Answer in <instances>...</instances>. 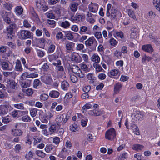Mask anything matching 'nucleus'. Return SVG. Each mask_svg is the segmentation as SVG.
<instances>
[{
  "instance_id": "41",
  "label": "nucleus",
  "mask_w": 160,
  "mask_h": 160,
  "mask_svg": "<svg viewBox=\"0 0 160 160\" xmlns=\"http://www.w3.org/2000/svg\"><path fill=\"white\" fill-rule=\"evenodd\" d=\"M34 153L32 151H29L25 156L26 160H32L33 158Z\"/></svg>"
},
{
  "instance_id": "30",
  "label": "nucleus",
  "mask_w": 160,
  "mask_h": 160,
  "mask_svg": "<svg viewBox=\"0 0 160 160\" xmlns=\"http://www.w3.org/2000/svg\"><path fill=\"white\" fill-rule=\"evenodd\" d=\"M15 9V12L17 16H22L23 12V9L21 6H17Z\"/></svg>"
},
{
  "instance_id": "47",
  "label": "nucleus",
  "mask_w": 160,
  "mask_h": 160,
  "mask_svg": "<svg viewBox=\"0 0 160 160\" xmlns=\"http://www.w3.org/2000/svg\"><path fill=\"white\" fill-rule=\"evenodd\" d=\"M153 4L157 10L160 12V0H153Z\"/></svg>"
},
{
  "instance_id": "44",
  "label": "nucleus",
  "mask_w": 160,
  "mask_h": 160,
  "mask_svg": "<svg viewBox=\"0 0 160 160\" xmlns=\"http://www.w3.org/2000/svg\"><path fill=\"white\" fill-rule=\"evenodd\" d=\"M93 66L95 69L96 72H100L102 70L104 71L102 67L98 63H93Z\"/></svg>"
},
{
  "instance_id": "49",
  "label": "nucleus",
  "mask_w": 160,
  "mask_h": 160,
  "mask_svg": "<svg viewBox=\"0 0 160 160\" xmlns=\"http://www.w3.org/2000/svg\"><path fill=\"white\" fill-rule=\"evenodd\" d=\"M81 69L85 71V72H87L90 71V68H88V66L85 64L82 63L80 65Z\"/></svg>"
},
{
  "instance_id": "54",
  "label": "nucleus",
  "mask_w": 160,
  "mask_h": 160,
  "mask_svg": "<svg viewBox=\"0 0 160 160\" xmlns=\"http://www.w3.org/2000/svg\"><path fill=\"white\" fill-rule=\"evenodd\" d=\"M73 32H67L65 33L66 37L68 40H71L74 38Z\"/></svg>"
},
{
  "instance_id": "6",
  "label": "nucleus",
  "mask_w": 160,
  "mask_h": 160,
  "mask_svg": "<svg viewBox=\"0 0 160 160\" xmlns=\"http://www.w3.org/2000/svg\"><path fill=\"white\" fill-rule=\"evenodd\" d=\"M116 133L114 128H111L106 131L105 133V138L109 140H113L115 138Z\"/></svg>"
},
{
  "instance_id": "37",
  "label": "nucleus",
  "mask_w": 160,
  "mask_h": 160,
  "mask_svg": "<svg viewBox=\"0 0 160 160\" xmlns=\"http://www.w3.org/2000/svg\"><path fill=\"white\" fill-rule=\"evenodd\" d=\"M54 148V146L52 144L48 143L46 145L44 150L47 152L50 153L51 152Z\"/></svg>"
},
{
  "instance_id": "23",
  "label": "nucleus",
  "mask_w": 160,
  "mask_h": 160,
  "mask_svg": "<svg viewBox=\"0 0 160 160\" xmlns=\"http://www.w3.org/2000/svg\"><path fill=\"white\" fill-rule=\"evenodd\" d=\"M46 40L43 38L38 39L36 40L37 46L40 48H43L45 46Z\"/></svg>"
},
{
  "instance_id": "29",
  "label": "nucleus",
  "mask_w": 160,
  "mask_h": 160,
  "mask_svg": "<svg viewBox=\"0 0 160 160\" xmlns=\"http://www.w3.org/2000/svg\"><path fill=\"white\" fill-rule=\"evenodd\" d=\"M82 16L80 13L77 12L75 16H72L71 18L72 20L75 22H77L82 20Z\"/></svg>"
},
{
  "instance_id": "2",
  "label": "nucleus",
  "mask_w": 160,
  "mask_h": 160,
  "mask_svg": "<svg viewBox=\"0 0 160 160\" xmlns=\"http://www.w3.org/2000/svg\"><path fill=\"white\" fill-rule=\"evenodd\" d=\"M52 64L54 67L56 72H57L56 76L58 78H62L65 74L64 68L62 65L61 61L58 59L52 62Z\"/></svg>"
},
{
  "instance_id": "18",
  "label": "nucleus",
  "mask_w": 160,
  "mask_h": 160,
  "mask_svg": "<svg viewBox=\"0 0 160 160\" xmlns=\"http://www.w3.org/2000/svg\"><path fill=\"white\" fill-rule=\"evenodd\" d=\"M41 80L44 83L48 85H51L53 82L52 77L50 75L42 77L41 78Z\"/></svg>"
},
{
  "instance_id": "36",
  "label": "nucleus",
  "mask_w": 160,
  "mask_h": 160,
  "mask_svg": "<svg viewBox=\"0 0 160 160\" xmlns=\"http://www.w3.org/2000/svg\"><path fill=\"white\" fill-rule=\"evenodd\" d=\"M59 55L56 53H54L52 54L49 55L48 56V58L49 61L51 62H54L57 60L58 58Z\"/></svg>"
},
{
  "instance_id": "10",
  "label": "nucleus",
  "mask_w": 160,
  "mask_h": 160,
  "mask_svg": "<svg viewBox=\"0 0 160 160\" xmlns=\"http://www.w3.org/2000/svg\"><path fill=\"white\" fill-rule=\"evenodd\" d=\"M16 28V25L15 23L10 24L6 28L7 33V36L8 39H12L13 37V31Z\"/></svg>"
},
{
  "instance_id": "11",
  "label": "nucleus",
  "mask_w": 160,
  "mask_h": 160,
  "mask_svg": "<svg viewBox=\"0 0 160 160\" xmlns=\"http://www.w3.org/2000/svg\"><path fill=\"white\" fill-rule=\"evenodd\" d=\"M71 71L76 75L80 78H83L84 76V74L80 68L77 66L74 65L71 68Z\"/></svg>"
},
{
  "instance_id": "13",
  "label": "nucleus",
  "mask_w": 160,
  "mask_h": 160,
  "mask_svg": "<svg viewBox=\"0 0 160 160\" xmlns=\"http://www.w3.org/2000/svg\"><path fill=\"white\" fill-rule=\"evenodd\" d=\"M108 76L112 78L117 79L120 75V71L118 69L111 70L108 73Z\"/></svg>"
},
{
  "instance_id": "60",
  "label": "nucleus",
  "mask_w": 160,
  "mask_h": 160,
  "mask_svg": "<svg viewBox=\"0 0 160 160\" xmlns=\"http://www.w3.org/2000/svg\"><path fill=\"white\" fill-rule=\"evenodd\" d=\"M74 43L72 42H69L66 45V49L69 50H71L74 46Z\"/></svg>"
},
{
  "instance_id": "24",
  "label": "nucleus",
  "mask_w": 160,
  "mask_h": 160,
  "mask_svg": "<svg viewBox=\"0 0 160 160\" xmlns=\"http://www.w3.org/2000/svg\"><path fill=\"white\" fill-rule=\"evenodd\" d=\"M98 8V5L97 3H92L88 5V9L89 11L93 12H97Z\"/></svg>"
},
{
  "instance_id": "55",
  "label": "nucleus",
  "mask_w": 160,
  "mask_h": 160,
  "mask_svg": "<svg viewBox=\"0 0 160 160\" xmlns=\"http://www.w3.org/2000/svg\"><path fill=\"white\" fill-rule=\"evenodd\" d=\"M30 114L32 117H35L37 114V109L35 108H31L30 110Z\"/></svg>"
},
{
  "instance_id": "32",
  "label": "nucleus",
  "mask_w": 160,
  "mask_h": 160,
  "mask_svg": "<svg viewBox=\"0 0 160 160\" xmlns=\"http://www.w3.org/2000/svg\"><path fill=\"white\" fill-rule=\"evenodd\" d=\"M69 87L68 82L66 80H64L61 82V88L64 91H66L68 89Z\"/></svg>"
},
{
  "instance_id": "19",
  "label": "nucleus",
  "mask_w": 160,
  "mask_h": 160,
  "mask_svg": "<svg viewBox=\"0 0 160 160\" xmlns=\"http://www.w3.org/2000/svg\"><path fill=\"white\" fill-rule=\"evenodd\" d=\"M25 113L27 114L28 112H24L20 110H14L12 112L11 115L13 118H18Z\"/></svg>"
},
{
  "instance_id": "14",
  "label": "nucleus",
  "mask_w": 160,
  "mask_h": 160,
  "mask_svg": "<svg viewBox=\"0 0 160 160\" xmlns=\"http://www.w3.org/2000/svg\"><path fill=\"white\" fill-rule=\"evenodd\" d=\"M10 64L11 66H9L8 62L4 61L3 60L1 59L0 60V65L1 66L2 68L4 70H11L13 66L11 63Z\"/></svg>"
},
{
  "instance_id": "39",
  "label": "nucleus",
  "mask_w": 160,
  "mask_h": 160,
  "mask_svg": "<svg viewBox=\"0 0 160 160\" xmlns=\"http://www.w3.org/2000/svg\"><path fill=\"white\" fill-rule=\"evenodd\" d=\"M131 127L132 128H132V131L135 134L137 135L140 134V131L137 126L135 124H133L131 125Z\"/></svg>"
},
{
  "instance_id": "38",
  "label": "nucleus",
  "mask_w": 160,
  "mask_h": 160,
  "mask_svg": "<svg viewBox=\"0 0 160 160\" xmlns=\"http://www.w3.org/2000/svg\"><path fill=\"white\" fill-rule=\"evenodd\" d=\"M122 85L119 83H117L114 85V93L117 94L118 93L122 88Z\"/></svg>"
},
{
  "instance_id": "25",
  "label": "nucleus",
  "mask_w": 160,
  "mask_h": 160,
  "mask_svg": "<svg viewBox=\"0 0 160 160\" xmlns=\"http://www.w3.org/2000/svg\"><path fill=\"white\" fill-rule=\"evenodd\" d=\"M102 113V112L101 110L95 109H94L92 110H89L88 112L89 115L95 116L101 115Z\"/></svg>"
},
{
  "instance_id": "59",
  "label": "nucleus",
  "mask_w": 160,
  "mask_h": 160,
  "mask_svg": "<svg viewBox=\"0 0 160 160\" xmlns=\"http://www.w3.org/2000/svg\"><path fill=\"white\" fill-rule=\"evenodd\" d=\"M117 12H118L117 11L116 12L115 10H114L113 11H112L111 14L110 15V18L111 20H113L116 18L117 17Z\"/></svg>"
},
{
  "instance_id": "43",
  "label": "nucleus",
  "mask_w": 160,
  "mask_h": 160,
  "mask_svg": "<svg viewBox=\"0 0 160 160\" xmlns=\"http://www.w3.org/2000/svg\"><path fill=\"white\" fill-rule=\"evenodd\" d=\"M87 78L89 80V83L90 84H93L95 82V77L93 76V74L91 73H89L87 76Z\"/></svg>"
},
{
  "instance_id": "21",
  "label": "nucleus",
  "mask_w": 160,
  "mask_h": 160,
  "mask_svg": "<svg viewBox=\"0 0 160 160\" xmlns=\"http://www.w3.org/2000/svg\"><path fill=\"white\" fill-rule=\"evenodd\" d=\"M69 154V150L65 147H63L59 154V157L62 159H64Z\"/></svg>"
},
{
  "instance_id": "22",
  "label": "nucleus",
  "mask_w": 160,
  "mask_h": 160,
  "mask_svg": "<svg viewBox=\"0 0 160 160\" xmlns=\"http://www.w3.org/2000/svg\"><path fill=\"white\" fill-rule=\"evenodd\" d=\"M71 59L72 61L77 63H79L82 61V58L79 55L76 53H73L71 55Z\"/></svg>"
},
{
  "instance_id": "15",
  "label": "nucleus",
  "mask_w": 160,
  "mask_h": 160,
  "mask_svg": "<svg viewBox=\"0 0 160 160\" xmlns=\"http://www.w3.org/2000/svg\"><path fill=\"white\" fill-rule=\"evenodd\" d=\"M47 42L48 44V46L47 51L48 53H53L55 49L56 46L54 43L50 40H47Z\"/></svg>"
},
{
  "instance_id": "27",
  "label": "nucleus",
  "mask_w": 160,
  "mask_h": 160,
  "mask_svg": "<svg viewBox=\"0 0 160 160\" xmlns=\"http://www.w3.org/2000/svg\"><path fill=\"white\" fill-rule=\"evenodd\" d=\"M15 70V71L19 72H22L23 71V68H22L21 61L19 59L16 60Z\"/></svg>"
},
{
  "instance_id": "16",
  "label": "nucleus",
  "mask_w": 160,
  "mask_h": 160,
  "mask_svg": "<svg viewBox=\"0 0 160 160\" xmlns=\"http://www.w3.org/2000/svg\"><path fill=\"white\" fill-rule=\"evenodd\" d=\"M32 82V80L30 79L20 80L19 81L20 85L22 88H26L30 87Z\"/></svg>"
},
{
  "instance_id": "17",
  "label": "nucleus",
  "mask_w": 160,
  "mask_h": 160,
  "mask_svg": "<svg viewBox=\"0 0 160 160\" xmlns=\"http://www.w3.org/2000/svg\"><path fill=\"white\" fill-rule=\"evenodd\" d=\"M7 86L8 87L15 90L18 88V85L14 80L12 79H8L7 81Z\"/></svg>"
},
{
  "instance_id": "40",
  "label": "nucleus",
  "mask_w": 160,
  "mask_h": 160,
  "mask_svg": "<svg viewBox=\"0 0 160 160\" xmlns=\"http://www.w3.org/2000/svg\"><path fill=\"white\" fill-rule=\"evenodd\" d=\"M144 148V146L139 144H134L132 147V148L135 150L138 151H141Z\"/></svg>"
},
{
  "instance_id": "45",
  "label": "nucleus",
  "mask_w": 160,
  "mask_h": 160,
  "mask_svg": "<svg viewBox=\"0 0 160 160\" xmlns=\"http://www.w3.org/2000/svg\"><path fill=\"white\" fill-rule=\"evenodd\" d=\"M78 4L76 2H73L70 6L71 10L73 12H75L78 9Z\"/></svg>"
},
{
  "instance_id": "4",
  "label": "nucleus",
  "mask_w": 160,
  "mask_h": 160,
  "mask_svg": "<svg viewBox=\"0 0 160 160\" xmlns=\"http://www.w3.org/2000/svg\"><path fill=\"white\" fill-rule=\"evenodd\" d=\"M36 9L39 12H45L48 9V7L46 5L44 0H38L35 2Z\"/></svg>"
},
{
  "instance_id": "64",
  "label": "nucleus",
  "mask_w": 160,
  "mask_h": 160,
  "mask_svg": "<svg viewBox=\"0 0 160 160\" xmlns=\"http://www.w3.org/2000/svg\"><path fill=\"white\" fill-rule=\"evenodd\" d=\"M48 96L47 94L43 93L40 95V98L41 100L42 101H46L48 98Z\"/></svg>"
},
{
  "instance_id": "57",
  "label": "nucleus",
  "mask_w": 160,
  "mask_h": 160,
  "mask_svg": "<svg viewBox=\"0 0 160 160\" xmlns=\"http://www.w3.org/2000/svg\"><path fill=\"white\" fill-rule=\"evenodd\" d=\"M87 30L88 28L86 26H82L80 27V30L79 32L81 34H83L85 33Z\"/></svg>"
},
{
  "instance_id": "51",
  "label": "nucleus",
  "mask_w": 160,
  "mask_h": 160,
  "mask_svg": "<svg viewBox=\"0 0 160 160\" xmlns=\"http://www.w3.org/2000/svg\"><path fill=\"white\" fill-rule=\"evenodd\" d=\"M122 54L121 52L116 50L114 53L115 58L117 59H120L122 57Z\"/></svg>"
},
{
  "instance_id": "12",
  "label": "nucleus",
  "mask_w": 160,
  "mask_h": 160,
  "mask_svg": "<svg viewBox=\"0 0 160 160\" xmlns=\"http://www.w3.org/2000/svg\"><path fill=\"white\" fill-rule=\"evenodd\" d=\"M12 108L11 106L9 104H2L0 105V115L3 116L6 114L8 112V110H12Z\"/></svg>"
},
{
  "instance_id": "7",
  "label": "nucleus",
  "mask_w": 160,
  "mask_h": 160,
  "mask_svg": "<svg viewBox=\"0 0 160 160\" xmlns=\"http://www.w3.org/2000/svg\"><path fill=\"white\" fill-rule=\"evenodd\" d=\"M18 36L20 39L22 40L30 38L31 37V33L30 31L23 30L18 32Z\"/></svg>"
},
{
  "instance_id": "56",
  "label": "nucleus",
  "mask_w": 160,
  "mask_h": 160,
  "mask_svg": "<svg viewBox=\"0 0 160 160\" xmlns=\"http://www.w3.org/2000/svg\"><path fill=\"white\" fill-rule=\"evenodd\" d=\"M78 128L77 126V124L75 123L71 125L70 126V130L73 132L78 131Z\"/></svg>"
},
{
  "instance_id": "63",
  "label": "nucleus",
  "mask_w": 160,
  "mask_h": 160,
  "mask_svg": "<svg viewBox=\"0 0 160 160\" xmlns=\"http://www.w3.org/2000/svg\"><path fill=\"white\" fill-rule=\"evenodd\" d=\"M64 118V114L60 115H59L58 116V117L56 119L57 121L58 122V123L61 122H63Z\"/></svg>"
},
{
  "instance_id": "61",
  "label": "nucleus",
  "mask_w": 160,
  "mask_h": 160,
  "mask_svg": "<svg viewBox=\"0 0 160 160\" xmlns=\"http://www.w3.org/2000/svg\"><path fill=\"white\" fill-rule=\"evenodd\" d=\"M84 48V45L82 44H78L77 47L76 49L77 50L79 51L82 50V52H84L85 50H83V49Z\"/></svg>"
},
{
  "instance_id": "35",
  "label": "nucleus",
  "mask_w": 160,
  "mask_h": 160,
  "mask_svg": "<svg viewBox=\"0 0 160 160\" xmlns=\"http://www.w3.org/2000/svg\"><path fill=\"white\" fill-rule=\"evenodd\" d=\"M58 128V126L57 125L55 124L51 125L48 129L50 135L56 133Z\"/></svg>"
},
{
  "instance_id": "1",
  "label": "nucleus",
  "mask_w": 160,
  "mask_h": 160,
  "mask_svg": "<svg viewBox=\"0 0 160 160\" xmlns=\"http://www.w3.org/2000/svg\"><path fill=\"white\" fill-rule=\"evenodd\" d=\"M63 9L60 5L57 6L53 10L46 13L45 15L48 18L57 20L61 16V11Z\"/></svg>"
},
{
  "instance_id": "42",
  "label": "nucleus",
  "mask_w": 160,
  "mask_h": 160,
  "mask_svg": "<svg viewBox=\"0 0 160 160\" xmlns=\"http://www.w3.org/2000/svg\"><path fill=\"white\" fill-rule=\"evenodd\" d=\"M59 24L60 26L64 28H67L70 25V23L67 21L60 22Z\"/></svg>"
},
{
  "instance_id": "50",
  "label": "nucleus",
  "mask_w": 160,
  "mask_h": 160,
  "mask_svg": "<svg viewBox=\"0 0 160 160\" xmlns=\"http://www.w3.org/2000/svg\"><path fill=\"white\" fill-rule=\"evenodd\" d=\"M22 149V144H17L14 147V150L17 153H19L21 150Z\"/></svg>"
},
{
  "instance_id": "62",
  "label": "nucleus",
  "mask_w": 160,
  "mask_h": 160,
  "mask_svg": "<svg viewBox=\"0 0 160 160\" xmlns=\"http://www.w3.org/2000/svg\"><path fill=\"white\" fill-rule=\"evenodd\" d=\"M36 152L38 156L42 158L44 157L46 155V154L42 151L37 150Z\"/></svg>"
},
{
  "instance_id": "33",
  "label": "nucleus",
  "mask_w": 160,
  "mask_h": 160,
  "mask_svg": "<svg viewBox=\"0 0 160 160\" xmlns=\"http://www.w3.org/2000/svg\"><path fill=\"white\" fill-rule=\"evenodd\" d=\"M91 60L94 63H97L99 62L100 60V58L98 54L95 53L92 56L91 58Z\"/></svg>"
},
{
  "instance_id": "3",
  "label": "nucleus",
  "mask_w": 160,
  "mask_h": 160,
  "mask_svg": "<svg viewBox=\"0 0 160 160\" xmlns=\"http://www.w3.org/2000/svg\"><path fill=\"white\" fill-rule=\"evenodd\" d=\"M86 47L91 51H94L96 50L98 42L93 36L89 38L85 42Z\"/></svg>"
},
{
  "instance_id": "5",
  "label": "nucleus",
  "mask_w": 160,
  "mask_h": 160,
  "mask_svg": "<svg viewBox=\"0 0 160 160\" xmlns=\"http://www.w3.org/2000/svg\"><path fill=\"white\" fill-rule=\"evenodd\" d=\"M12 53V51L6 46H2L0 48V55L3 58H8Z\"/></svg>"
},
{
  "instance_id": "31",
  "label": "nucleus",
  "mask_w": 160,
  "mask_h": 160,
  "mask_svg": "<svg viewBox=\"0 0 160 160\" xmlns=\"http://www.w3.org/2000/svg\"><path fill=\"white\" fill-rule=\"evenodd\" d=\"M49 96L52 98H58L59 95V92L56 90H52L49 92Z\"/></svg>"
},
{
  "instance_id": "26",
  "label": "nucleus",
  "mask_w": 160,
  "mask_h": 160,
  "mask_svg": "<svg viewBox=\"0 0 160 160\" xmlns=\"http://www.w3.org/2000/svg\"><path fill=\"white\" fill-rule=\"evenodd\" d=\"M11 133L13 136H19L22 135L23 132L20 129L13 128L11 131Z\"/></svg>"
},
{
  "instance_id": "20",
  "label": "nucleus",
  "mask_w": 160,
  "mask_h": 160,
  "mask_svg": "<svg viewBox=\"0 0 160 160\" xmlns=\"http://www.w3.org/2000/svg\"><path fill=\"white\" fill-rule=\"evenodd\" d=\"M142 49L144 51L149 53H152L153 51L152 45L150 44L143 45L142 47Z\"/></svg>"
},
{
  "instance_id": "9",
  "label": "nucleus",
  "mask_w": 160,
  "mask_h": 160,
  "mask_svg": "<svg viewBox=\"0 0 160 160\" xmlns=\"http://www.w3.org/2000/svg\"><path fill=\"white\" fill-rule=\"evenodd\" d=\"M143 112H140V111L133 110L132 115L131 116L132 119L136 122L139 120L141 121L143 117Z\"/></svg>"
},
{
  "instance_id": "53",
  "label": "nucleus",
  "mask_w": 160,
  "mask_h": 160,
  "mask_svg": "<svg viewBox=\"0 0 160 160\" xmlns=\"http://www.w3.org/2000/svg\"><path fill=\"white\" fill-rule=\"evenodd\" d=\"M138 32L136 31L131 30V39H135L137 38Z\"/></svg>"
},
{
  "instance_id": "34",
  "label": "nucleus",
  "mask_w": 160,
  "mask_h": 160,
  "mask_svg": "<svg viewBox=\"0 0 160 160\" xmlns=\"http://www.w3.org/2000/svg\"><path fill=\"white\" fill-rule=\"evenodd\" d=\"M113 36L116 39L120 38L123 39L124 38V34L122 31H115L113 33Z\"/></svg>"
},
{
  "instance_id": "8",
  "label": "nucleus",
  "mask_w": 160,
  "mask_h": 160,
  "mask_svg": "<svg viewBox=\"0 0 160 160\" xmlns=\"http://www.w3.org/2000/svg\"><path fill=\"white\" fill-rule=\"evenodd\" d=\"M0 14L1 16L3 21L7 24H9L11 22L10 17L11 13L9 12H6L4 10L1 11Z\"/></svg>"
},
{
  "instance_id": "52",
  "label": "nucleus",
  "mask_w": 160,
  "mask_h": 160,
  "mask_svg": "<svg viewBox=\"0 0 160 160\" xmlns=\"http://www.w3.org/2000/svg\"><path fill=\"white\" fill-rule=\"evenodd\" d=\"M36 52L37 55L40 58L42 57L45 55V52L43 51L40 49H36Z\"/></svg>"
},
{
  "instance_id": "46",
  "label": "nucleus",
  "mask_w": 160,
  "mask_h": 160,
  "mask_svg": "<svg viewBox=\"0 0 160 160\" xmlns=\"http://www.w3.org/2000/svg\"><path fill=\"white\" fill-rule=\"evenodd\" d=\"M109 42L113 47H115L118 44V42L113 38H112L110 39Z\"/></svg>"
},
{
  "instance_id": "28",
  "label": "nucleus",
  "mask_w": 160,
  "mask_h": 160,
  "mask_svg": "<svg viewBox=\"0 0 160 160\" xmlns=\"http://www.w3.org/2000/svg\"><path fill=\"white\" fill-rule=\"evenodd\" d=\"M93 34L95 37L97 39L99 43H103V38L100 32H95Z\"/></svg>"
},
{
  "instance_id": "48",
  "label": "nucleus",
  "mask_w": 160,
  "mask_h": 160,
  "mask_svg": "<svg viewBox=\"0 0 160 160\" xmlns=\"http://www.w3.org/2000/svg\"><path fill=\"white\" fill-rule=\"evenodd\" d=\"M41 82L39 79H35L33 82V87L34 88L37 89L38 87L41 85Z\"/></svg>"
},
{
  "instance_id": "58",
  "label": "nucleus",
  "mask_w": 160,
  "mask_h": 160,
  "mask_svg": "<svg viewBox=\"0 0 160 160\" xmlns=\"http://www.w3.org/2000/svg\"><path fill=\"white\" fill-rule=\"evenodd\" d=\"M30 12L31 14L33 17L36 19H38V15L34 11L33 8H32L31 9Z\"/></svg>"
}]
</instances>
